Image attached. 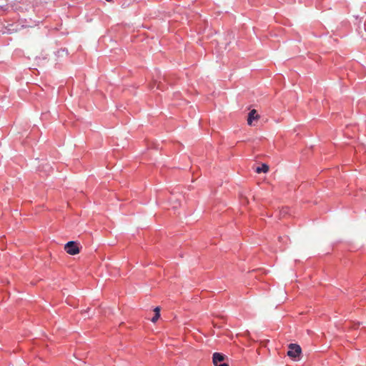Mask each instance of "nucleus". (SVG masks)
Instances as JSON below:
<instances>
[{"label":"nucleus","mask_w":366,"mask_h":366,"mask_svg":"<svg viewBox=\"0 0 366 366\" xmlns=\"http://www.w3.org/2000/svg\"><path fill=\"white\" fill-rule=\"evenodd\" d=\"M259 119V115L257 114V112L256 109H252L249 114H248V117H247V124L249 125V126H252L253 124V121L254 120H258Z\"/></svg>","instance_id":"nucleus-4"},{"label":"nucleus","mask_w":366,"mask_h":366,"mask_svg":"<svg viewBox=\"0 0 366 366\" xmlns=\"http://www.w3.org/2000/svg\"><path fill=\"white\" fill-rule=\"evenodd\" d=\"M269 171V166L266 164H262L261 167L256 168L255 172L258 174L263 172L267 173Z\"/></svg>","instance_id":"nucleus-5"},{"label":"nucleus","mask_w":366,"mask_h":366,"mask_svg":"<svg viewBox=\"0 0 366 366\" xmlns=\"http://www.w3.org/2000/svg\"><path fill=\"white\" fill-rule=\"evenodd\" d=\"M302 349L299 345L291 343L288 346L287 355L292 358H296L300 356Z\"/></svg>","instance_id":"nucleus-2"},{"label":"nucleus","mask_w":366,"mask_h":366,"mask_svg":"<svg viewBox=\"0 0 366 366\" xmlns=\"http://www.w3.org/2000/svg\"><path fill=\"white\" fill-rule=\"evenodd\" d=\"M107 1H111L112 0H106Z\"/></svg>","instance_id":"nucleus-7"},{"label":"nucleus","mask_w":366,"mask_h":366,"mask_svg":"<svg viewBox=\"0 0 366 366\" xmlns=\"http://www.w3.org/2000/svg\"><path fill=\"white\" fill-rule=\"evenodd\" d=\"M64 249L70 255H75L80 252L79 243L74 241L67 242L64 246Z\"/></svg>","instance_id":"nucleus-1"},{"label":"nucleus","mask_w":366,"mask_h":366,"mask_svg":"<svg viewBox=\"0 0 366 366\" xmlns=\"http://www.w3.org/2000/svg\"><path fill=\"white\" fill-rule=\"evenodd\" d=\"M154 316L152 318V322H156L159 317H160V308L159 307H157L154 310Z\"/></svg>","instance_id":"nucleus-6"},{"label":"nucleus","mask_w":366,"mask_h":366,"mask_svg":"<svg viewBox=\"0 0 366 366\" xmlns=\"http://www.w3.org/2000/svg\"><path fill=\"white\" fill-rule=\"evenodd\" d=\"M225 356L219 352H214L212 357V362L214 366H229V365L224 362Z\"/></svg>","instance_id":"nucleus-3"}]
</instances>
